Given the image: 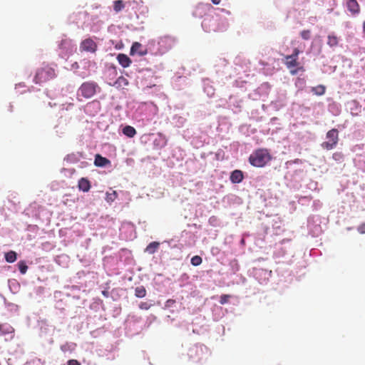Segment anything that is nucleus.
<instances>
[{"label":"nucleus","instance_id":"cd10ccee","mask_svg":"<svg viewBox=\"0 0 365 365\" xmlns=\"http://www.w3.org/2000/svg\"><path fill=\"white\" fill-rule=\"evenodd\" d=\"M230 297V295L222 294L220 297V304H226L228 302V299H229Z\"/></svg>","mask_w":365,"mask_h":365},{"label":"nucleus","instance_id":"f03ea898","mask_svg":"<svg viewBox=\"0 0 365 365\" xmlns=\"http://www.w3.org/2000/svg\"><path fill=\"white\" fill-rule=\"evenodd\" d=\"M56 77L54 68L45 66L38 68L34 77V82L36 83H45Z\"/></svg>","mask_w":365,"mask_h":365},{"label":"nucleus","instance_id":"9b49d317","mask_svg":"<svg viewBox=\"0 0 365 365\" xmlns=\"http://www.w3.org/2000/svg\"><path fill=\"white\" fill-rule=\"evenodd\" d=\"M135 53H138L140 56L146 54V51L142 50V45L138 42H134L130 48V54L133 55Z\"/></svg>","mask_w":365,"mask_h":365},{"label":"nucleus","instance_id":"f257e3e1","mask_svg":"<svg viewBox=\"0 0 365 365\" xmlns=\"http://www.w3.org/2000/svg\"><path fill=\"white\" fill-rule=\"evenodd\" d=\"M272 159V156L267 149L260 148L253 152L250 158V164L255 167H264Z\"/></svg>","mask_w":365,"mask_h":365},{"label":"nucleus","instance_id":"dca6fc26","mask_svg":"<svg viewBox=\"0 0 365 365\" xmlns=\"http://www.w3.org/2000/svg\"><path fill=\"white\" fill-rule=\"evenodd\" d=\"M128 85V81L123 76H120L115 81L114 86L116 88H124L125 86Z\"/></svg>","mask_w":365,"mask_h":365},{"label":"nucleus","instance_id":"7ed1b4c3","mask_svg":"<svg viewBox=\"0 0 365 365\" xmlns=\"http://www.w3.org/2000/svg\"><path fill=\"white\" fill-rule=\"evenodd\" d=\"M101 88L98 85L93 81L84 82L78 88V95L85 98H92Z\"/></svg>","mask_w":365,"mask_h":365},{"label":"nucleus","instance_id":"2f4dec72","mask_svg":"<svg viewBox=\"0 0 365 365\" xmlns=\"http://www.w3.org/2000/svg\"><path fill=\"white\" fill-rule=\"evenodd\" d=\"M68 365H81V364L75 359H71L68 361Z\"/></svg>","mask_w":365,"mask_h":365},{"label":"nucleus","instance_id":"a878e982","mask_svg":"<svg viewBox=\"0 0 365 365\" xmlns=\"http://www.w3.org/2000/svg\"><path fill=\"white\" fill-rule=\"evenodd\" d=\"M152 304L147 302H142L139 304V308L143 310H148L151 307Z\"/></svg>","mask_w":365,"mask_h":365},{"label":"nucleus","instance_id":"6e6552de","mask_svg":"<svg viewBox=\"0 0 365 365\" xmlns=\"http://www.w3.org/2000/svg\"><path fill=\"white\" fill-rule=\"evenodd\" d=\"M91 182L86 178H81L78 182V187L80 190L87 192L91 189Z\"/></svg>","mask_w":365,"mask_h":365},{"label":"nucleus","instance_id":"0eeeda50","mask_svg":"<svg viewBox=\"0 0 365 365\" xmlns=\"http://www.w3.org/2000/svg\"><path fill=\"white\" fill-rule=\"evenodd\" d=\"M347 9L354 15L360 12V6L356 0H347Z\"/></svg>","mask_w":365,"mask_h":365},{"label":"nucleus","instance_id":"72a5a7b5","mask_svg":"<svg viewBox=\"0 0 365 365\" xmlns=\"http://www.w3.org/2000/svg\"><path fill=\"white\" fill-rule=\"evenodd\" d=\"M363 32L365 34V21L363 24Z\"/></svg>","mask_w":365,"mask_h":365},{"label":"nucleus","instance_id":"b1692460","mask_svg":"<svg viewBox=\"0 0 365 365\" xmlns=\"http://www.w3.org/2000/svg\"><path fill=\"white\" fill-rule=\"evenodd\" d=\"M332 158L338 162H342L344 160V155L341 152H336L332 155Z\"/></svg>","mask_w":365,"mask_h":365},{"label":"nucleus","instance_id":"c756f323","mask_svg":"<svg viewBox=\"0 0 365 365\" xmlns=\"http://www.w3.org/2000/svg\"><path fill=\"white\" fill-rule=\"evenodd\" d=\"M358 231L361 234H364L365 233V223L361 224V225L359 226Z\"/></svg>","mask_w":365,"mask_h":365},{"label":"nucleus","instance_id":"2eb2a0df","mask_svg":"<svg viewBox=\"0 0 365 365\" xmlns=\"http://www.w3.org/2000/svg\"><path fill=\"white\" fill-rule=\"evenodd\" d=\"M160 243L158 242H150L145 248V252L149 254H154L159 247Z\"/></svg>","mask_w":365,"mask_h":365},{"label":"nucleus","instance_id":"a211bd4d","mask_svg":"<svg viewBox=\"0 0 365 365\" xmlns=\"http://www.w3.org/2000/svg\"><path fill=\"white\" fill-rule=\"evenodd\" d=\"M146 293V289L143 286H139L135 289V295L138 298H143L145 297Z\"/></svg>","mask_w":365,"mask_h":365},{"label":"nucleus","instance_id":"7c9ffc66","mask_svg":"<svg viewBox=\"0 0 365 365\" xmlns=\"http://www.w3.org/2000/svg\"><path fill=\"white\" fill-rule=\"evenodd\" d=\"M199 351H200V350L197 348L190 349V357H192V354H195L196 355L198 354ZM200 351H202L201 349H200Z\"/></svg>","mask_w":365,"mask_h":365},{"label":"nucleus","instance_id":"6ab92c4d","mask_svg":"<svg viewBox=\"0 0 365 365\" xmlns=\"http://www.w3.org/2000/svg\"><path fill=\"white\" fill-rule=\"evenodd\" d=\"M17 259L16 253L14 251H9L5 254V259L7 262H14Z\"/></svg>","mask_w":365,"mask_h":365},{"label":"nucleus","instance_id":"aec40b11","mask_svg":"<svg viewBox=\"0 0 365 365\" xmlns=\"http://www.w3.org/2000/svg\"><path fill=\"white\" fill-rule=\"evenodd\" d=\"M312 91L317 96H322L325 93L326 88L323 85H319L316 87H313Z\"/></svg>","mask_w":365,"mask_h":365},{"label":"nucleus","instance_id":"473e14b6","mask_svg":"<svg viewBox=\"0 0 365 365\" xmlns=\"http://www.w3.org/2000/svg\"><path fill=\"white\" fill-rule=\"evenodd\" d=\"M211 1L214 4H216V5L219 4L221 1V0H211Z\"/></svg>","mask_w":365,"mask_h":365},{"label":"nucleus","instance_id":"393cba45","mask_svg":"<svg viewBox=\"0 0 365 365\" xmlns=\"http://www.w3.org/2000/svg\"><path fill=\"white\" fill-rule=\"evenodd\" d=\"M301 37L304 40H309L311 37L310 30H303L300 33Z\"/></svg>","mask_w":365,"mask_h":365},{"label":"nucleus","instance_id":"4468645a","mask_svg":"<svg viewBox=\"0 0 365 365\" xmlns=\"http://www.w3.org/2000/svg\"><path fill=\"white\" fill-rule=\"evenodd\" d=\"M123 133L129 138H133L136 134V130L133 127L126 125L123 129Z\"/></svg>","mask_w":365,"mask_h":365},{"label":"nucleus","instance_id":"1a4fd4ad","mask_svg":"<svg viewBox=\"0 0 365 365\" xmlns=\"http://www.w3.org/2000/svg\"><path fill=\"white\" fill-rule=\"evenodd\" d=\"M117 60L119 64L123 68H127L130 66V65L132 63L130 58L126 54L124 53H119L117 56Z\"/></svg>","mask_w":365,"mask_h":365},{"label":"nucleus","instance_id":"39448f33","mask_svg":"<svg viewBox=\"0 0 365 365\" xmlns=\"http://www.w3.org/2000/svg\"><path fill=\"white\" fill-rule=\"evenodd\" d=\"M326 138L327 140L321 144V147L323 149L330 150L336 148L339 140L338 130L332 128L329 130L326 134Z\"/></svg>","mask_w":365,"mask_h":365},{"label":"nucleus","instance_id":"bb28decb","mask_svg":"<svg viewBox=\"0 0 365 365\" xmlns=\"http://www.w3.org/2000/svg\"><path fill=\"white\" fill-rule=\"evenodd\" d=\"M117 197V193L115 191H113L112 193L107 194V200L108 201H113Z\"/></svg>","mask_w":365,"mask_h":365},{"label":"nucleus","instance_id":"412c9836","mask_svg":"<svg viewBox=\"0 0 365 365\" xmlns=\"http://www.w3.org/2000/svg\"><path fill=\"white\" fill-rule=\"evenodd\" d=\"M124 6H125L122 0H116L113 2V9L115 12L120 11Z\"/></svg>","mask_w":365,"mask_h":365},{"label":"nucleus","instance_id":"4be33fe9","mask_svg":"<svg viewBox=\"0 0 365 365\" xmlns=\"http://www.w3.org/2000/svg\"><path fill=\"white\" fill-rule=\"evenodd\" d=\"M190 262L193 266H198L202 264V259L201 257L195 255L191 258Z\"/></svg>","mask_w":365,"mask_h":365},{"label":"nucleus","instance_id":"ddd939ff","mask_svg":"<svg viewBox=\"0 0 365 365\" xmlns=\"http://www.w3.org/2000/svg\"><path fill=\"white\" fill-rule=\"evenodd\" d=\"M174 38L169 36H164L160 38L159 43L160 46L168 45L167 48H170L173 46V44L174 43Z\"/></svg>","mask_w":365,"mask_h":365},{"label":"nucleus","instance_id":"423d86ee","mask_svg":"<svg viewBox=\"0 0 365 365\" xmlns=\"http://www.w3.org/2000/svg\"><path fill=\"white\" fill-rule=\"evenodd\" d=\"M98 48L97 43L91 38H87L80 43L81 51L90 52L94 53Z\"/></svg>","mask_w":365,"mask_h":365},{"label":"nucleus","instance_id":"f8f14e48","mask_svg":"<svg viewBox=\"0 0 365 365\" xmlns=\"http://www.w3.org/2000/svg\"><path fill=\"white\" fill-rule=\"evenodd\" d=\"M94 163L98 167H104L110 163V160L98 154L96 155Z\"/></svg>","mask_w":365,"mask_h":365},{"label":"nucleus","instance_id":"f3484780","mask_svg":"<svg viewBox=\"0 0 365 365\" xmlns=\"http://www.w3.org/2000/svg\"><path fill=\"white\" fill-rule=\"evenodd\" d=\"M339 43V38L334 34H329L327 37V44L330 47L336 46Z\"/></svg>","mask_w":365,"mask_h":365},{"label":"nucleus","instance_id":"5701e85b","mask_svg":"<svg viewBox=\"0 0 365 365\" xmlns=\"http://www.w3.org/2000/svg\"><path fill=\"white\" fill-rule=\"evenodd\" d=\"M18 267H19V269L21 274H25L28 269V266L26 264L25 262H24V261H20L18 263Z\"/></svg>","mask_w":365,"mask_h":365},{"label":"nucleus","instance_id":"c85d7f7f","mask_svg":"<svg viewBox=\"0 0 365 365\" xmlns=\"http://www.w3.org/2000/svg\"><path fill=\"white\" fill-rule=\"evenodd\" d=\"M300 53H301V51L298 48H294L293 50V53L290 56L299 58V55Z\"/></svg>","mask_w":365,"mask_h":365},{"label":"nucleus","instance_id":"20e7f679","mask_svg":"<svg viewBox=\"0 0 365 365\" xmlns=\"http://www.w3.org/2000/svg\"><path fill=\"white\" fill-rule=\"evenodd\" d=\"M283 63L293 76L297 75L299 71H304V66L299 62V58L286 55L284 56Z\"/></svg>","mask_w":365,"mask_h":365},{"label":"nucleus","instance_id":"9d476101","mask_svg":"<svg viewBox=\"0 0 365 365\" xmlns=\"http://www.w3.org/2000/svg\"><path fill=\"white\" fill-rule=\"evenodd\" d=\"M244 179L243 173L240 170H235L231 173L230 180L232 183H240Z\"/></svg>","mask_w":365,"mask_h":365}]
</instances>
